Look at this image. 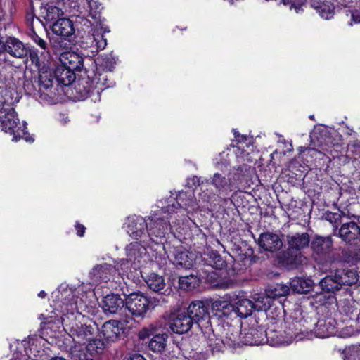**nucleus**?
I'll return each instance as SVG.
<instances>
[{"mask_svg": "<svg viewBox=\"0 0 360 360\" xmlns=\"http://www.w3.org/2000/svg\"><path fill=\"white\" fill-rule=\"evenodd\" d=\"M61 64L70 70L81 71L83 68V58L75 52H64L60 54Z\"/></svg>", "mask_w": 360, "mask_h": 360, "instance_id": "nucleus-26", "label": "nucleus"}, {"mask_svg": "<svg viewBox=\"0 0 360 360\" xmlns=\"http://www.w3.org/2000/svg\"><path fill=\"white\" fill-rule=\"evenodd\" d=\"M45 65L46 63L38 67L39 76L37 79H35V83H37V86L41 91L42 95L52 98L56 95L55 91L56 88L54 87V83L56 82L55 74L54 71L46 68Z\"/></svg>", "mask_w": 360, "mask_h": 360, "instance_id": "nucleus-6", "label": "nucleus"}, {"mask_svg": "<svg viewBox=\"0 0 360 360\" xmlns=\"http://www.w3.org/2000/svg\"><path fill=\"white\" fill-rule=\"evenodd\" d=\"M313 6L321 18L324 19H329L333 16L334 6L330 1H324L320 3H316L314 1L313 2Z\"/></svg>", "mask_w": 360, "mask_h": 360, "instance_id": "nucleus-41", "label": "nucleus"}, {"mask_svg": "<svg viewBox=\"0 0 360 360\" xmlns=\"http://www.w3.org/2000/svg\"><path fill=\"white\" fill-rule=\"evenodd\" d=\"M310 246L314 254L323 257L331 251L333 240L330 236H315L311 241Z\"/></svg>", "mask_w": 360, "mask_h": 360, "instance_id": "nucleus-18", "label": "nucleus"}, {"mask_svg": "<svg viewBox=\"0 0 360 360\" xmlns=\"http://www.w3.org/2000/svg\"><path fill=\"white\" fill-rule=\"evenodd\" d=\"M217 198H218V196L216 194L212 193L208 191H203L200 194V200L203 202H205L206 204H210V205H212V204H215V202L217 201Z\"/></svg>", "mask_w": 360, "mask_h": 360, "instance_id": "nucleus-50", "label": "nucleus"}, {"mask_svg": "<svg viewBox=\"0 0 360 360\" xmlns=\"http://www.w3.org/2000/svg\"><path fill=\"white\" fill-rule=\"evenodd\" d=\"M194 323H198L209 316L207 307L202 301L192 302L187 308V312Z\"/></svg>", "mask_w": 360, "mask_h": 360, "instance_id": "nucleus-23", "label": "nucleus"}, {"mask_svg": "<svg viewBox=\"0 0 360 360\" xmlns=\"http://www.w3.org/2000/svg\"><path fill=\"white\" fill-rule=\"evenodd\" d=\"M141 245L138 243H130L126 247L127 256L129 261L135 260L139 253Z\"/></svg>", "mask_w": 360, "mask_h": 360, "instance_id": "nucleus-47", "label": "nucleus"}, {"mask_svg": "<svg viewBox=\"0 0 360 360\" xmlns=\"http://www.w3.org/2000/svg\"><path fill=\"white\" fill-rule=\"evenodd\" d=\"M339 236L349 244L360 241V226L354 221L343 223L339 229Z\"/></svg>", "mask_w": 360, "mask_h": 360, "instance_id": "nucleus-16", "label": "nucleus"}, {"mask_svg": "<svg viewBox=\"0 0 360 360\" xmlns=\"http://www.w3.org/2000/svg\"><path fill=\"white\" fill-rule=\"evenodd\" d=\"M150 221L148 230L149 238L154 240L153 237L162 238L170 231L171 226L168 219L153 217Z\"/></svg>", "mask_w": 360, "mask_h": 360, "instance_id": "nucleus-15", "label": "nucleus"}, {"mask_svg": "<svg viewBox=\"0 0 360 360\" xmlns=\"http://www.w3.org/2000/svg\"><path fill=\"white\" fill-rule=\"evenodd\" d=\"M149 304L148 297L142 293L133 292L127 295L125 299L123 321L127 323L129 320L143 319L148 310Z\"/></svg>", "mask_w": 360, "mask_h": 360, "instance_id": "nucleus-3", "label": "nucleus"}, {"mask_svg": "<svg viewBox=\"0 0 360 360\" xmlns=\"http://www.w3.org/2000/svg\"><path fill=\"white\" fill-rule=\"evenodd\" d=\"M200 284L199 278L193 274L188 276H181L179 278V288L184 290H191Z\"/></svg>", "mask_w": 360, "mask_h": 360, "instance_id": "nucleus-39", "label": "nucleus"}, {"mask_svg": "<svg viewBox=\"0 0 360 360\" xmlns=\"http://www.w3.org/2000/svg\"><path fill=\"white\" fill-rule=\"evenodd\" d=\"M127 360H146L145 358L139 354H135L131 355L129 358L127 359Z\"/></svg>", "mask_w": 360, "mask_h": 360, "instance_id": "nucleus-55", "label": "nucleus"}, {"mask_svg": "<svg viewBox=\"0 0 360 360\" xmlns=\"http://www.w3.org/2000/svg\"><path fill=\"white\" fill-rule=\"evenodd\" d=\"M336 321L331 318L320 319L314 328L316 337L325 338L335 333Z\"/></svg>", "mask_w": 360, "mask_h": 360, "instance_id": "nucleus-21", "label": "nucleus"}, {"mask_svg": "<svg viewBox=\"0 0 360 360\" xmlns=\"http://www.w3.org/2000/svg\"><path fill=\"white\" fill-rule=\"evenodd\" d=\"M34 78V80L32 79H25L23 82V88L27 94L35 96L37 94H39L40 96H42L41 91L39 90V88L37 86V83H35Z\"/></svg>", "mask_w": 360, "mask_h": 360, "instance_id": "nucleus-46", "label": "nucleus"}, {"mask_svg": "<svg viewBox=\"0 0 360 360\" xmlns=\"http://www.w3.org/2000/svg\"><path fill=\"white\" fill-rule=\"evenodd\" d=\"M79 360H93L91 358L84 357V359H79Z\"/></svg>", "mask_w": 360, "mask_h": 360, "instance_id": "nucleus-62", "label": "nucleus"}, {"mask_svg": "<svg viewBox=\"0 0 360 360\" xmlns=\"http://www.w3.org/2000/svg\"><path fill=\"white\" fill-rule=\"evenodd\" d=\"M233 134H234V136L236 139H237V141H240V139H243V136H240V134L236 130V129H233Z\"/></svg>", "mask_w": 360, "mask_h": 360, "instance_id": "nucleus-57", "label": "nucleus"}, {"mask_svg": "<svg viewBox=\"0 0 360 360\" xmlns=\"http://www.w3.org/2000/svg\"><path fill=\"white\" fill-rule=\"evenodd\" d=\"M241 340L243 345H262L271 341V344L276 345L274 337L271 335L272 330H264L258 326L255 320L251 321L248 324H241Z\"/></svg>", "mask_w": 360, "mask_h": 360, "instance_id": "nucleus-2", "label": "nucleus"}, {"mask_svg": "<svg viewBox=\"0 0 360 360\" xmlns=\"http://www.w3.org/2000/svg\"><path fill=\"white\" fill-rule=\"evenodd\" d=\"M352 20L354 23H360V16L358 15L352 14Z\"/></svg>", "mask_w": 360, "mask_h": 360, "instance_id": "nucleus-58", "label": "nucleus"}, {"mask_svg": "<svg viewBox=\"0 0 360 360\" xmlns=\"http://www.w3.org/2000/svg\"><path fill=\"white\" fill-rule=\"evenodd\" d=\"M335 274L340 287L352 285L359 280L356 271L352 269H339L335 270Z\"/></svg>", "mask_w": 360, "mask_h": 360, "instance_id": "nucleus-31", "label": "nucleus"}, {"mask_svg": "<svg viewBox=\"0 0 360 360\" xmlns=\"http://www.w3.org/2000/svg\"><path fill=\"white\" fill-rule=\"evenodd\" d=\"M191 180L192 181L193 184L194 186H200V185L201 181H200V177L195 176Z\"/></svg>", "mask_w": 360, "mask_h": 360, "instance_id": "nucleus-56", "label": "nucleus"}, {"mask_svg": "<svg viewBox=\"0 0 360 360\" xmlns=\"http://www.w3.org/2000/svg\"><path fill=\"white\" fill-rule=\"evenodd\" d=\"M61 11L56 6L50 5L46 8V15L44 16L46 20L53 21L56 20L60 15Z\"/></svg>", "mask_w": 360, "mask_h": 360, "instance_id": "nucleus-48", "label": "nucleus"}, {"mask_svg": "<svg viewBox=\"0 0 360 360\" xmlns=\"http://www.w3.org/2000/svg\"><path fill=\"white\" fill-rule=\"evenodd\" d=\"M184 208L188 212H193L198 209V203L192 192L181 191L176 197V203L169 205L165 208L164 212L168 214L175 212L176 209Z\"/></svg>", "mask_w": 360, "mask_h": 360, "instance_id": "nucleus-8", "label": "nucleus"}, {"mask_svg": "<svg viewBox=\"0 0 360 360\" xmlns=\"http://www.w3.org/2000/svg\"><path fill=\"white\" fill-rule=\"evenodd\" d=\"M342 255L345 262L356 264L360 262V248L350 247L342 250Z\"/></svg>", "mask_w": 360, "mask_h": 360, "instance_id": "nucleus-42", "label": "nucleus"}, {"mask_svg": "<svg viewBox=\"0 0 360 360\" xmlns=\"http://www.w3.org/2000/svg\"><path fill=\"white\" fill-rule=\"evenodd\" d=\"M257 243L265 251L276 252L283 247V241L280 236L272 232H265L259 235Z\"/></svg>", "mask_w": 360, "mask_h": 360, "instance_id": "nucleus-12", "label": "nucleus"}, {"mask_svg": "<svg viewBox=\"0 0 360 360\" xmlns=\"http://www.w3.org/2000/svg\"><path fill=\"white\" fill-rule=\"evenodd\" d=\"M0 111L11 110L12 105L19 101L18 92L11 88H4L0 91Z\"/></svg>", "mask_w": 360, "mask_h": 360, "instance_id": "nucleus-25", "label": "nucleus"}, {"mask_svg": "<svg viewBox=\"0 0 360 360\" xmlns=\"http://www.w3.org/2000/svg\"><path fill=\"white\" fill-rule=\"evenodd\" d=\"M314 286V282L310 278L295 277L290 281V287L294 292L297 293H307Z\"/></svg>", "mask_w": 360, "mask_h": 360, "instance_id": "nucleus-33", "label": "nucleus"}, {"mask_svg": "<svg viewBox=\"0 0 360 360\" xmlns=\"http://www.w3.org/2000/svg\"><path fill=\"white\" fill-rule=\"evenodd\" d=\"M32 39L41 49L43 51L39 52L37 50H29L30 57L33 63L37 67H40L41 64L48 62L49 58V53L47 51V43L45 40L38 36L34 32L32 36Z\"/></svg>", "mask_w": 360, "mask_h": 360, "instance_id": "nucleus-13", "label": "nucleus"}, {"mask_svg": "<svg viewBox=\"0 0 360 360\" xmlns=\"http://www.w3.org/2000/svg\"><path fill=\"white\" fill-rule=\"evenodd\" d=\"M320 286L323 291L327 292H335L341 288L338 278H335V274L327 276L323 278L320 281Z\"/></svg>", "mask_w": 360, "mask_h": 360, "instance_id": "nucleus-40", "label": "nucleus"}, {"mask_svg": "<svg viewBox=\"0 0 360 360\" xmlns=\"http://www.w3.org/2000/svg\"><path fill=\"white\" fill-rule=\"evenodd\" d=\"M172 262L176 267L191 269L194 263V255L186 250L175 249Z\"/></svg>", "mask_w": 360, "mask_h": 360, "instance_id": "nucleus-24", "label": "nucleus"}, {"mask_svg": "<svg viewBox=\"0 0 360 360\" xmlns=\"http://www.w3.org/2000/svg\"><path fill=\"white\" fill-rule=\"evenodd\" d=\"M4 48L5 43H2V41L0 40V60H4L6 59Z\"/></svg>", "mask_w": 360, "mask_h": 360, "instance_id": "nucleus-54", "label": "nucleus"}, {"mask_svg": "<svg viewBox=\"0 0 360 360\" xmlns=\"http://www.w3.org/2000/svg\"><path fill=\"white\" fill-rule=\"evenodd\" d=\"M153 329L150 330L149 328H145L143 330H141L139 333V337L141 338H148L150 335H153Z\"/></svg>", "mask_w": 360, "mask_h": 360, "instance_id": "nucleus-52", "label": "nucleus"}, {"mask_svg": "<svg viewBox=\"0 0 360 360\" xmlns=\"http://www.w3.org/2000/svg\"><path fill=\"white\" fill-rule=\"evenodd\" d=\"M75 228L77 229V233L79 236L82 237L84 236V233L85 232V229L86 228L82 225V224H79L78 223L76 224L75 225Z\"/></svg>", "mask_w": 360, "mask_h": 360, "instance_id": "nucleus-53", "label": "nucleus"}, {"mask_svg": "<svg viewBox=\"0 0 360 360\" xmlns=\"http://www.w3.org/2000/svg\"><path fill=\"white\" fill-rule=\"evenodd\" d=\"M241 328L236 326H228L224 340L225 344L229 347H240L243 345L240 335Z\"/></svg>", "mask_w": 360, "mask_h": 360, "instance_id": "nucleus-32", "label": "nucleus"}, {"mask_svg": "<svg viewBox=\"0 0 360 360\" xmlns=\"http://www.w3.org/2000/svg\"><path fill=\"white\" fill-rule=\"evenodd\" d=\"M167 342L166 333L156 334L153 335L148 343L150 350L156 353H161L165 351Z\"/></svg>", "mask_w": 360, "mask_h": 360, "instance_id": "nucleus-38", "label": "nucleus"}, {"mask_svg": "<svg viewBox=\"0 0 360 360\" xmlns=\"http://www.w3.org/2000/svg\"><path fill=\"white\" fill-rule=\"evenodd\" d=\"M86 343V348L90 354H98L104 349L105 346L103 340L100 338H94V335Z\"/></svg>", "mask_w": 360, "mask_h": 360, "instance_id": "nucleus-45", "label": "nucleus"}, {"mask_svg": "<svg viewBox=\"0 0 360 360\" xmlns=\"http://www.w3.org/2000/svg\"><path fill=\"white\" fill-rule=\"evenodd\" d=\"M247 171V165H243L237 169V172L233 174V178L229 177L228 179L219 173H215L211 181V184L214 186L219 193L228 194L232 191L233 186L236 182H242L245 172Z\"/></svg>", "mask_w": 360, "mask_h": 360, "instance_id": "nucleus-5", "label": "nucleus"}, {"mask_svg": "<svg viewBox=\"0 0 360 360\" xmlns=\"http://www.w3.org/2000/svg\"><path fill=\"white\" fill-rule=\"evenodd\" d=\"M124 306L125 301L117 294H109L103 297V309L104 312L106 314H119L122 321L124 317Z\"/></svg>", "mask_w": 360, "mask_h": 360, "instance_id": "nucleus-10", "label": "nucleus"}, {"mask_svg": "<svg viewBox=\"0 0 360 360\" xmlns=\"http://www.w3.org/2000/svg\"><path fill=\"white\" fill-rule=\"evenodd\" d=\"M0 122L2 130L13 136V141H18L20 138L25 139L26 141L32 142L34 139L26 136L25 127L20 126L19 119L14 109L11 110L0 111Z\"/></svg>", "mask_w": 360, "mask_h": 360, "instance_id": "nucleus-4", "label": "nucleus"}, {"mask_svg": "<svg viewBox=\"0 0 360 360\" xmlns=\"http://www.w3.org/2000/svg\"><path fill=\"white\" fill-rule=\"evenodd\" d=\"M234 306V311L232 314L242 318H246L251 315L253 309V302L248 299H242L238 300Z\"/></svg>", "mask_w": 360, "mask_h": 360, "instance_id": "nucleus-34", "label": "nucleus"}, {"mask_svg": "<svg viewBox=\"0 0 360 360\" xmlns=\"http://www.w3.org/2000/svg\"><path fill=\"white\" fill-rule=\"evenodd\" d=\"M86 8L84 13L81 12L82 15L77 16L82 20L80 23L86 27L94 26L96 27L91 30L92 33L89 36L90 39V46L95 47L96 51L103 50L107 45V39L103 37V27L101 20V4L96 0H85Z\"/></svg>", "mask_w": 360, "mask_h": 360, "instance_id": "nucleus-1", "label": "nucleus"}, {"mask_svg": "<svg viewBox=\"0 0 360 360\" xmlns=\"http://www.w3.org/2000/svg\"><path fill=\"white\" fill-rule=\"evenodd\" d=\"M287 241L289 250L291 252H298L307 247L310 243L309 236L307 233H296L293 236H288Z\"/></svg>", "mask_w": 360, "mask_h": 360, "instance_id": "nucleus-27", "label": "nucleus"}, {"mask_svg": "<svg viewBox=\"0 0 360 360\" xmlns=\"http://www.w3.org/2000/svg\"><path fill=\"white\" fill-rule=\"evenodd\" d=\"M285 6H288L290 10L294 9L298 13L302 11V6L305 4L306 0H283Z\"/></svg>", "mask_w": 360, "mask_h": 360, "instance_id": "nucleus-49", "label": "nucleus"}, {"mask_svg": "<svg viewBox=\"0 0 360 360\" xmlns=\"http://www.w3.org/2000/svg\"><path fill=\"white\" fill-rule=\"evenodd\" d=\"M210 258L213 259L210 263V266L216 269H221L224 266L225 262L219 254L212 252Z\"/></svg>", "mask_w": 360, "mask_h": 360, "instance_id": "nucleus-51", "label": "nucleus"}, {"mask_svg": "<svg viewBox=\"0 0 360 360\" xmlns=\"http://www.w3.org/2000/svg\"><path fill=\"white\" fill-rule=\"evenodd\" d=\"M146 282L149 288L153 291L166 294L167 290H165L164 292H161L165 287V279L162 276L153 273L148 276Z\"/></svg>", "mask_w": 360, "mask_h": 360, "instance_id": "nucleus-36", "label": "nucleus"}, {"mask_svg": "<svg viewBox=\"0 0 360 360\" xmlns=\"http://www.w3.org/2000/svg\"><path fill=\"white\" fill-rule=\"evenodd\" d=\"M79 313L68 312L64 314L61 316V323L63 326L64 330L69 333L79 323L77 322V317H79Z\"/></svg>", "mask_w": 360, "mask_h": 360, "instance_id": "nucleus-43", "label": "nucleus"}, {"mask_svg": "<svg viewBox=\"0 0 360 360\" xmlns=\"http://www.w3.org/2000/svg\"><path fill=\"white\" fill-rule=\"evenodd\" d=\"M46 295V293L44 291V290H41L39 294H38V296L39 297H41V298H44Z\"/></svg>", "mask_w": 360, "mask_h": 360, "instance_id": "nucleus-59", "label": "nucleus"}, {"mask_svg": "<svg viewBox=\"0 0 360 360\" xmlns=\"http://www.w3.org/2000/svg\"><path fill=\"white\" fill-rule=\"evenodd\" d=\"M52 31L57 35L68 37L74 33L75 29L72 22L70 19L60 18L53 24Z\"/></svg>", "mask_w": 360, "mask_h": 360, "instance_id": "nucleus-30", "label": "nucleus"}, {"mask_svg": "<svg viewBox=\"0 0 360 360\" xmlns=\"http://www.w3.org/2000/svg\"><path fill=\"white\" fill-rule=\"evenodd\" d=\"M254 300L253 306L255 310L266 311L271 307V300L266 294V295H256L254 297Z\"/></svg>", "mask_w": 360, "mask_h": 360, "instance_id": "nucleus-44", "label": "nucleus"}, {"mask_svg": "<svg viewBox=\"0 0 360 360\" xmlns=\"http://www.w3.org/2000/svg\"><path fill=\"white\" fill-rule=\"evenodd\" d=\"M4 53H9L11 56L18 58H27L29 49L18 39L8 37L5 41Z\"/></svg>", "mask_w": 360, "mask_h": 360, "instance_id": "nucleus-19", "label": "nucleus"}, {"mask_svg": "<svg viewBox=\"0 0 360 360\" xmlns=\"http://www.w3.org/2000/svg\"><path fill=\"white\" fill-rule=\"evenodd\" d=\"M102 333L105 339L109 341L117 340L124 333V327L117 320H110L103 325Z\"/></svg>", "mask_w": 360, "mask_h": 360, "instance_id": "nucleus-22", "label": "nucleus"}, {"mask_svg": "<svg viewBox=\"0 0 360 360\" xmlns=\"http://www.w3.org/2000/svg\"><path fill=\"white\" fill-rule=\"evenodd\" d=\"M211 311L214 316L220 318L229 316L234 311V306L229 301L224 300H215L211 302Z\"/></svg>", "mask_w": 360, "mask_h": 360, "instance_id": "nucleus-28", "label": "nucleus"}, {"mask_svg": "<svg viewBox=\"0 0 360 360\" xmlns=\"http://www.w3.org/2000/svg\"><path fill=\"white\" fill-rule=\"evenodd\" d=\"M103 79H105L103 74L96 72L91 78V84H88L87 80H82L77 82V84L75 88L77 92L81 94V97L85 98L87 97L94 89H97L98 91L99 90H102L103 86Z\"/></svg>", "mask_w": 360, "mask_h": 360, "instance_id": "nucleus-14", "label": "nucleus"}, {"mask_svg": "<svg viewBox=\"0 0 360 360\" xmlns=\"http://www.w3.org/2000/svg\"><path fill=\"white\" fill-rule=\"evenodd\" d=\"M206 338L207 347L212 355H217L223 352L224 348L226 345L224 339L217 337L213 332L209 333Z\"/></svg>", "mask_w": 360, "mask_h": 360, "instance_id": "nucleus-35", "label": "nucleus"}, {"mask_svg": "<svg viewBox=\"0 0 360 360\" xmlns=\"http://www.w3.org/2000/svg\"><path fill=\"white\" fill-rule=\"evenodd\" d=\"M193 324V321L186 312H181L172 320L170 328L175 333L184 334L189 331Z\"/></svg>", "mask_w": 360, "mask_h": 360, "instance_id": "nucleus-20", "label": "nucleus"}, {"mask_svg": "<svg viewBox=\"0 0 360 360\" xmlns=\"http://www.w3.org/2000/svg\"><path fill=\"white\" fill-rule=\"evenodd\" d=\"M289 292L290 287L283 283L269 285L266 289V293L271 299L287 296Z\"/></svg>", "mask_w": 360, "mask_h": 360, "instance_id": "nucleus-37", "label": "nucleus"}, {"mask_svg": "<svg viewBox=\"0 0 360 360\" xmlns=\"http://www.w3.org/2000/svg\"><path fill=\"white\" fill-rule=\"evenodd\" d=\"M127 233L134 239L147 242L149 238L148 224L141 217H134L129 219Z\"/></svg>", "mask_w": 360, "mask_h": 360, "instance_id": "nucleus-9", "label": "nucleus"}, {"mask_svg": "<svg viewBox=\"0 0 360 360\" xmlns=\"http://www.w3.org/2000/svg\"><path fill=\"white\" fill-rule=\"evenodd\" d=\"M96 333V328L91 326L79 323L68 334L72 340L79 345H85L92 339Z\"/></svg>", "mask_w": 360, "mask_h": 360, "instance_id": "nucleus-17", "label": "nucleus"}, {"mask_svg": "<svg viewBox=\"0 0 360 360\" xmlns=\"http://www.w3.org/2000/svg\"><path fill=\"white\" fill-rule=\"evenodd\" d=\"M116 271L115 267L111 264L107 263L97 264L89 272V283L98 285L102 283H107Z\"/></svg>", "mask_w": 360, "mask_h": 360, "instance_id": "nucleus-7", "label": "nucleus"}, {"mask_svg": "<svg viewBox=\"0 0 360 360\" xmlns=\"http://www.w3.org/2000/svg\"><path fill=\"white\" fill-rule=\"evenodd\" d=\"M54 74L57 85L68 86L75 79L74 70H70L62 64L56 68Z\"/></svg>", "mask_w": 360, "mask_h": 360, "instance_id": "nucleus-29", "label": "nucleus"}, {"mask_svg": "<svg viewBox=\"0 0 360 360\" xmlns=\"http://www.w3.org/2000/svg\"><path fill=\"white\" fill-rule=\"evenodd\" d=\"M358 320L360 321V312H359V314L358 316Z\"/></svg>", "mask_w": 360, "mask_h": 360, "instance_id": "nucleus-63", "label": "nucleus"}, {"mask_svg": "<svg viewBox=\"0 0 360 360\" xmlns=\"http://www.w3.org/2000/svg\"><path fill=\"white\" fill-rule=\"evenodd\" d=\"M27 18H28V20L33 19V14H32V13H30L27 14Z\"/></svg>", "mask_w": 360, "mask_h": 360, "instance_id": "nucleus-61", "label": "nucleus"}, {"mask_svg": "<svg viewBox=\"0 0 360 360\" xmlns=\"http://www.w3.org/2000/svg\"><path fill=\"white\" fill-rule=\"evenodd\" d=\"M307 333L301 321L293 320L289 324L288 328L285 330L288 336L287 340L281 339L276 340V345H289L293 341H297L303 338L304 334Z\"/></svg>", "mask_w": 360, "mask_h": 360, "instance_id": "nucleus-11", "label": "nucleus"}, {"mask_svg": "<svg viewBox=\"0 0 360 360\" xmlns=\"http://www.w3.org/2000/svg\"><path fill=\"white\" fill-rule=\"evenodd\" d=\"M50 360H65V359L63 358H61V357H53V358H51Z\"/></svg>", "mask_w": 360, "mask_h": 360, "instance_id": "nucleus-60", "label": "nucleus"}]
</instances>
